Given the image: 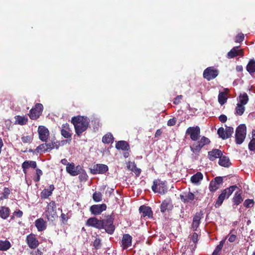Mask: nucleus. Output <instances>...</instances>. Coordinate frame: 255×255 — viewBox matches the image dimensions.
<instances>
[{"mask_svg": "<svg viewBox=\"0 0 255 255\" xmlns=\"http://www.w3.org/2000/svg\"><path fill=\"white\" fill-rule=\"evenodd\" d=\"M72 123L74 126L76 134L80 136L87 129L89 120L87 117H73L72 119Z\"/></svg>", "mask_w": 255, "mask_h": 255, "instance_id": "1", "label": "nucleus"}, {"mask_svg": "<svg viewBox=\"0 0 255 255\" xmlns=\"http://www.w3.org/2000/svg\"><path fill=\"white\" fill-rule=\"evenodd\" d=\"M247 128L245 124L239 125L236 128L235 132V141L238 144H242L246 136Z\"/></svg>", "mask_w": 255, "mask_h": 255, "instance_id": "2", "label": "nucleus"}, {"mask_svg": "<svg viewBox=\"0 0 255 255\" xmlns=\"http://www.w3.org/2000/svg\"><path fill=\"white\" fill-rule=\"evenodd\" d=\"M237 188V187L234 185L224 189L219 196L215 205V207L216 208L220 207L224 200L226 198H228Z\"/></svg>", "mask_w": 255, "mask_h": 255, "instance_id": "3", "label": "nucleus"}, {"mask_svg": "<svg viewBox=\"0 0 255 255\" xmlns=\"http://www.w3.org/2000/svg\"><path fill=\"white\" fill-rule=\"evenodd\" d=\"M45 215L49 221H53L58 218L56 211V205L54 201L50 202L47 206Z\"/></svg>", "mask_w": 255, "mask_h": 255, "instance_id": "4", "label": "nucleus"}, {"mask_svg": "<svg viewBox=\"0 0 255 255\" xmlns=\"http://www.w3.org/2000/svg\"><path fill=\"white\" fill-rule=\"evenodd\" d=\"M210 142V140L208 138L205 136H202L199 141L194 143L192 146H190L191 150L195 154L198 155L200 152L201 148L204 145L209 144Z\"/></svg>", "mask_w": 255, "mask_h": 255, "instance_id": "5", "label": "nucleus"}, {"mask_svg": "<svg viewBox=\"0 0 255 255\" xmlns=\"http://www.w3.org/2000/svg\"><path fill=\"white\" fill-rule=\"evenodd\" d=\"M186 133L190 135L192 140L197 141L200 134V128L198 126L190 127L187 129Z\"/></svg>", "mask_w": 255, "mask_h": 255, "instance_id": "6", "label": "nucleus"}, {"mask_svg": "<svg viewBox=\"0 0 255 255\" xmlns=\"http://www.w3.org/2000/svg\"><path fill=\"white\" fill-rule=\"evenodd\" d=\"M234 132V128L231 127H226L224 129L223 128H220L218 130L219 136L223 139H227L230 137Z\"/></svg>", "mask_w": 255, "mask_h": 255, "instance_id": "7", "label": "nucleus"}, {"mask_svg": "<svg viewBox=\"0 0 255 255\" xmlns=\"http://www.w3.org/2000/svg\"><path fill=\"white\" fill-rule=\"evenodd\" d=\"M218 70L213 67L206 68L203 73V77L207 80L210 81L215 78L218 75Z\"/></svg>", "mask_w": 255, "mask_h": 255, "instance_id": "8", "label": "nucleus"}, {"mask_svg": "<svg viewBox=\"0 0 255 255\" xmlns=\"http://www.w3.org/2000/svg\"><path fill=\"white\" fill-rule=\"evenodd\" d=\"M43 108V105L41 104H36L35 107L30 111L29 118L31 120L37 119L42 113Z\"/></svg>", "mask_w": 255, "mask_h": 255, "instance_id": "9", "label": "nucleus"}, {"mask_svg": "<svg viewBox=\"0 0 255 255\" xmlns=\"http://www.w3.org/2000/svg\"><path fill=\"white\" fill-rule=\"evenodd\" d=\"M152 189L154 192H157L160 194H164L167 191L165 183L163 181H159V182L154 181Z\"/></svg>", "mask_w": 255, "mask_h": 255, "instance_id": "10", "label": "nucleus"}, {"mask_svg": "<svg viewBox=\"0 0 255 255\" xmlns=\"http://www.w3.org/2000/svg\"><path fill=\"white\" fill-rule=\"evenodd\" d=\"M103 226L102 229H104L107 233L112 234L115 231V226L113 225V219L109 217L106 220H102Z\"/></svg>", "mask_w": 255, "mask_h": 255, "instance_id": "11", "label": "nucleus"}, {"mask_svg": "<svg viewBox=\"0 0 255 255\" xmlns=\"http://www.w3.org/2000/svg\"><path fill=\"white\" fill-rule=\"evenodd\" d=\"M103 226L102 229H104L107 233L112 234L115 231V226L113 225V219L109 217L106 220H102Z\"/></svg>", "mask_w": 255, "mask_h": 255, "instance_id": "12", "label": "nucleus"}, {"mask_svg": "<svg viewBox=\"0 0 255 255\" xmlns=\"http://www.w3.org/2000/svg\"><path fill=\"white\" fill-rule=\"evenodd\" d=\"M82 168L80 166H75L74 163H68L66 170V171L71 175L75 176L81 173V171L82 170Z\"/></svg>", "mask_w": 255, "mask_h": 255, "instance_id": "13", "label": "nucleus"}, {"mask_svg": "<svg viewBox=\"0 0 255 255\" xmlns=\"http://www.w3.org/2000/svg\"><path fill=\"white\" fill-rule=\"evenodd\" d=\"M26 242L31 249H36L39 245V242L35 237V235L33 234H30L27 236L26 239Z\"/></svg>", "mask_w": 255, "mask_h": 255, "instance_id": "14", "label": "nucleus"}, {"mask_svg": "<svg viewBox=\"0 0 255 255\" xmlns=\"http://www.w3.org/2000/svg\"><path fill=\"white\" fill-rule=\"evenodd\" d=\"M103 220H98L95 217L90 218L86 222V225L99 229H101L103 226Z\"/></svg>", "mask_w": 255, "mask_h": 255, "instance_id": "15", "label": "nucleus"}, {"mask_svg": "<svg viewBox=\"0 0 255 255\" xmlns=\"http://www.w3.org/2000/svg\"><path fill=\"white\" fill-rule=\"evenodd\" d=\"M38 132L39 139L43 142H46L49 135L48 129L44 126H40L38 127Z\"/></svg>", "mask_w": 255, "mask_h": 255, "instance_id": "16", "label": "nucleus"}, {"mask_svg": "<svg viewBox=\"0 0 255 255\" xmlns=\"http://www.w3.org/2000/svg\"><path fill=\"white\" fill-rule=\"evenodd\" d=\"M106 208L107 206L105 204L94 205L90 207V211L92 214L98 215L105 211Z\"/></svg>", "mask_w": 255, "mask_h": 255, "instance_id": "17", "label": "nucleus"}, {"mask_svg": "<svg viewBox=\"0 0 255 255\" xmlns=\"http://www.w3.org/2000/svg\"><path fill=\"white\" fill-rule=\"evenodd\" d=\"M173 208L172 201L170 198H167L163 200L160 205V211L165 213L171 210Z\"/></svg>", "mask_w": 255, "mask_h": 255, "instance_id": "18", "label": "nucleus"}, {"mask_svg": "<svg viewBox=\"0 0 255 255\" xmlns=\"http://www.w3.org/2000/svg\"><path fill=\"white\" fill-rule=\"evenodd\" d=\"M108 170V167L105 164H97L91 169V173L94 174H103Z\"/></svg>", "mask_w": 255, "mask_h": 255, "instance_id": "19", "label": "nucleus"}, {"mask_svg": "<svg viewBox=\"0 0 255 255\" xmlns=\"http://www.w3.org/2000/svg\"><path fill=\"white\" fill-rule=\"evenodd\" d=\"M223 182L222 177H216L214 180H212L210 183L209 189L211 191H215L219 188V186Z\"/></svg>", "mask_w": 255, "mask_h": 255, "instance_id": "20", "label": "nucleus"}, {"mask_svg": "<svg viewBox=\"0 0 255 255\" xmlns=\"http://www.w3.org/2000/svg\"><path fill=\"white\" fill-rule=\"evenodd\" d=\"M139 211L142 214V217L147 218L152 217V211L151 208L148 206H141L139 208Z\"/></svg>", "mask_w": 255, "mask_h": 255, "instance_id": "21", "label": "nucleus"}, {"mask_svg": "<svg viewBox=\"0 0 255 255\" xmlns=\"http://www.w3.org/2000/svg\"><path fill=\"white\" fill-rule=\"evenodd\" d=\"M132 237L129 234H124L122 240L123 249H127L131 245Z\"/></svg>", "mask_w": 255, "mask_h": 255, "instance_id": "22", "label": "nucleus"}, {"mask_svg": "<svg viewBox=\"0 0 255 255\" xmlns=\"http://www.w3.org/2000/svg\"><path fill=\"white\" fill-rule=\"evenodd\" d=\"M222 154L221 150L218 149H215L208 152V158L210 160L214 161L216 158H220Z\"/></svg>", "mask_w": 255, "mask_h": 255, "instance_id": "23", "label": "nucleus"}, {"mask_svg": "<svg viewBox=\"0 0 255 255\" xmlns=\"http://www.w3.org/2000/svg\"><path fill=\"white\" fill-rule=\"evenodd\" d=\"M242 55L243 52L241 49H239L238 46L234 47L228 53V57L229 58H232L237 56Z\"/></svg>", "mask_w": 255, "mask_h": 255, "instance_id": "24", "label": "nucleus"}, {"mask_svg": "<svg viewBox=\"0 0 255 255\" xmlns=\"http://www.w3.org/2000/svg\"><path fill=\"white\" fill-rule=\"evenodd\" d=\"M37 166L36 162L32 160H26L22 164V168L24 173H26L27 169L29 167L36 168Z\"/></svg>", "mask_w": 255, "mask_h": 255, "instance_id": "25", "label": "nucleus"}, {"mask_svg": "<svg viewBox=\"0 0 255 255\" xmlns=\"http://www.w3.org/2000/svg\"><path fill=\"white\" fill-rule=\"evenodd\" d=\"M35 225L39 232L43 231L46 228V222L42 218L37 219L35 222Z\"/></svg>", "mask_w": 255, "mask_h": 255, "instance_id": "26", "label": "nucleus"}, {"mask_svg": "<svg viewBox=\"0 0 255 255\" xmlns=\"http://www.w3.org/2000/svg\"><path fill=\"white\" fill-rule=\"evenodd\" d=\"M180 197L182 201L184 203L191 202L195 198L194 195L191 192H188V193H184L183 195H180Z\"/></svg>", "mask_w": 255, "mask_h": 255, "instance_id": "27", "label": "nucleus"}, {"mask_svg": "<svg viewBox=\"0 0 255 255\" xmlns=\"http://www.w3.org/2000/svg\"><path fill=\"white\" fill-rule=\"evenodd\" d=\"M238 103L245 106L249 101V97L247 93H241L237 98Z\"/></svg>", "mask_w": 255, "mask_h": 255, "instance_id": "28", "label": "nucleus"}, {"mask_svg": "<svg viewBox=\"0 0 255 255\" xmlns=\"http://www.w3.org/2000/svg\"><path fill=\"white\" fill-rule=\"evenodd\" d=\"M116 147L118 149H121L124 151H128L129 149L128 143L124 140L119 141L116 144Z\"/></svg>", "mask_w": 255, "mask_h": 255, "instance_id": "29", "label": "nucleus"}, {"mask_svg": "<svg viewBox=\"0 0 255 255\" xmlns=\"http://www.w3.org/2000/svg\"><path fill=\"white\" fill-rule=\"evenodd\" d=\"M225 90L227 92H220L218 95V102L221 105L226 103L228 99L227 94L229 90L227 89H226Z\"/></svg>", "mask_w": 255, "mask_h": 255, "instance_id": "30", "label": "nucleus"}, {"mask_svg": "<svg viewBox=\"0 0 255 255\" xmlns=\"http://www.w3.org/2000/svg\"><path fill=\"white\" fill-rule=\"evenodd\" d=\"M61 134L65 138H70L71 134L70 133V129L69 128V125L66 124L62 125V128L61 130Z\"/></svg>", "mask_w": 255, "mask_h": 255, "instance_id": "31", "label": "nucleus"}, {"mask_svg": "<svg viewBox=\"0 0 255 255\" xmlns=\"http://www.w3.org/2000/svg\"><path fill=\"white\" fill-rule=\"evenodd\" d=\"M55 189L54 186L53 185H50L48 188L47 189H44L42 192H41V197L43 198H47L49 196H50L52 193V191Z\"/></svg>", "mask_w": 255, "mask_h": 255, "instance_id": "32", "label": "nucleus"}, {"mask_svg": "<svg viewBox=\"0 0 255 255\" xmlns=\"http://www.w3.org/2000/svg\"><path fill=\"white\" fill-rule=\"evenodd\" d=\"M203 174L201 172H198L191 176L190 180L192 183L198 184L203 179Z\"/></svg>", "mask_w": 255, "mask_h": 255, "instance_id": "33", "label": "nucleus"}, {"mask_svg": "<svg viewBox=\"0 0 255 255\" xmlns=\"http://www.w3.org/2000/svg\"><path fill=\"white\" fill-rule=\"evenodd\" d=\"M219 164L224 167H229L231 164L229 158L226 156L221 155L219 158Z\"/></svg>", "mask_w": 255, "mask_h": 255, "instance_id": "34", "label": "nucleus"}, {"mask_svg": "<svg viewBox=\"0 0 255 255\" xmlns=\"http://www.w3.org/2000/svg\"><path fill=\"white\" fill-rule=\"evenodd\" d=\"M11 247L10 243L7 240H0V251H6Z\"/></svg>", "mask_w": 255, "mask_h": 255, "instance_id": "35", "label": "nucleus"}, {"mask_svg": "<svg viewBox=\"0 0 255 255\" xmlns=\"http://www.w3.org/2000/svg\"><path fill=\"white\" fill-rule=\"evenodd\" d=\"M201 215L200 214H196L193 218L192 223V228L194 230H196L198 227L201 220Z\"/></svg>", "mask_w": 255, "mask_h": 255, "instance_id": "36", "label": "nucleus"}, {"mask_svg": "<svg viewBox=\"0 0 255 255\" xmlns=\"http://www.w3.org/2000/svg\"><path fill=\"white\" fill-rule=\"evenodd\" d=\"M9 214V209L5 206H2L0 208V216L3 219H6Z\"/></svg>", "mask_w": 255, "mask_h": 255, "instance_id": "37", "label": "nucleus"}, {"mask_svg": "<svg viewBox=\"0 0 255 255\" xmlns=\"http://www.w3.org/2000/svg\"><path fill=\"white\" fill-rule=\"evenodd\" d=\"M247 70L250 74L255 72V60H251L247 66Z\"/></svg>", "mask_w": 255, "mask_h": 255, "instance_id": "38", "label": "nucleus"}, {"mask_svg": "<svg viewBox=\"0 0 255 255\" xmlns=\"http://www.w3.org/2000/svg\"><path fill=\"white\" fill-rule=\"evenodd\" d=\"M245 110V107L244 105L237 103L235 109V114L239 116H242L244 114Z\"/></svg>", "mask_w": 255, "mask_h": 255, "instance_id": "39", "label": "nucleus"}, {"mask_svg": "<svg viewBox=\"0 0 255 255\" xmlns=\"http://www.w3.org/2000/svg\"><path fill=\"white\" fill-rule=\"evenodd\" d=\"M16 120V123L20 125H25L28 121L27 118L26 117H21L20 116H17L15 117Z\"/></svg>", "mask_w": 255, "mask_h": 255, "instance_id": "40", "label": "nucleus"}, {"mask_svg": "<svg viewBox=\"0 0 255 255\" xmlns=\"http://www.w3.org/2000/svg\"><path fill=\"white\" fill-rule=\"evenodd\" d=\"M114 137L111 133L105 134L102 138V141L104 143H110L113 142Z\"/></svg>", "mask_w": 255, "mask_h": 255, "instance_id": "41", "label": "nucleus"}, {"mask_svg": "<svg viewBox=\"0 0 255 255\" xmlns=\"http://www.w3.org/2000/svg\"><path fill=\"white\" fill-rule=\"evenodd\" d=\"M243 201V199L240 193H236L233 198V202L236 205H238Z\"/></svg>", "mask_w": 255, "mask_h": 255, "instance_id": "42", "label": "nucleus"}, {"mask_svg": "<svg viewBox=\"0 0 255 255\" xmlns=\"http://www.w3.org/2000/svg\"><path fill=\"white\" fill-rule=\"evenodd\" d=\"M46 146V143L41 144L36 148V150L38 153L47 152Z\"/></svg>", "mask_w": 255, "mask_h": 255, "instance_id": "43", "label": "nucleus"}, {"mask_svg": "<svg viewBox=\"0 0 255 255\" xmlns=\"http://www.w3.org/2000/svg\"><path fill=\"white\" fill-rule=\"evenodd\" d=\"M102 194L99 192H95L93 195V199L96 202L101 201L102 199Z\"/></svg>", "mask_w": 255, "mask_h": 255, "instance_id": "44", "label": "nucleus"}, {"mask_svg": "<svg viewBox=\"0 0 255 255\" xmlns=\"http://www.w3.org/2000/svg\"><path fill=\"white\" fill-rule=\"evenodd\" d=\"M244 205L245 207L250 208L253 206L254 201L252 199L246 200L244 203Z\"/></svg>", "mask_w": 255, "mask_h": 255, "instance_id": "45", "label": "nucleus"}, {"mask_svg": "<svg viewBox=\"0 0 255 255\" xmlns=\"http://www.w3.org/2000/svg\"><path fill=\"white\" fill-rule=\"evenodd\" d=\"M46 145H47L46 147L47 148V152L50 151V150L54 148L55 147H56V149L58 148V146L57 145H55V143H46Z\"/></svg>", "mask_w": 255, "mask_h": 255, "instance_id": "46", "label": "nucleus"}, {"mask_svg": "<svg viewBox=\"0 0 255 255\" xmlns=\"http://www.w3.org/2000/svg\"><path fill=\"white\" fill-rule=\"evenodd\" d=\"M249 148L250 150H255V138H253L249 144Z\"/></svg>", "mask_w": 255, "mask_h": 255, "instance_id": "47", "label": "nucleus"}, {"mask_svg": "<svg viewBox=\"0 0 255 255\" xmlns=\"http://www.w3.org/2000/svg\"><path fill=\"white\" fill-rule=\"evenodd\" d=\"M244 35L242 33L238 34L235 39V41L236 42H240L244 40Z\"/></svg>", "mask_w": 255, "mask_h": 255, "instance_id": "48", "label": "nucleus"}, {"mask_svg": "<svg viewBox=\"0 0 255 255\" xmlns=\"http://www.w3.org/2000/svg\"><path fill=\"white\" fill-rule=\"evenodd\" d=\"M225 242V240L221 241L220 242L219 244L217 246V247L216 248L215 250L220 252L221 251V250L223 247Z\"/></svg>", "mask_w": 255, "mask_h": 255, "instance_id": "49", "label": "nucleus"}, {"mask_svg": "<svg viewBox=\"0 0 255 255\" xmlns=\"http://www.w3.org/2000/svg\"><path fill=\"white\" fill-rule=\"evenodd\" d=\"M94 246L96 249H98L101 247V240L99 239H96L94 242Z\"/></svg>", "mask_w": 255, "mask_h": 255, "instance_id": "50", "label": "nucleus"}, {"mask_svg": "<svg viewBox=\"0 0 255 255\" xmlns=\"http://www.w3.org/2000/svg\"><path fill=\"white\" fill-rule=\"evenodd\" d=\"M183 96L182 95L177 96L174 100L173 103L175 105H178L180 103L181 100L182 99Z\"/></svg>", "mask_w": 255, "mask_h": 255, "instance_id": "51", "label": "nucleus"}, {"mask_svg": "<svg viewBox=\"0 0 255 255\" xmlns=\"http://www.w3.org/2000/svg\"><path fill=\"white\" fill-rule=\"evenodd\" d=\"M31 138L30 136H24L21 137V140L24 143H28L31 141Z\"/></svg>", "mask_w": 255, "mask_h": 255, "instance_id": "52", "label": "nucleus"}, {"mask_svg": "<svg viewBox=\"0 0 255 255\" xmlns=\"http://www.w3.org/2000/svg\"><path fill=\"white\" fill-rule=\"evenodd\" d=\"M176 122V120L175 118L170 119L168 121L167 124L168 126H173L175 125Z\"/></svg>", "mask_w": 255, "mask_h": 255, "instance_id": "53", "label": "nucleus"}, {"mask_svg": "<svg viewBox=\"0 0 255 255\" xmlns=\"http://www.w3.org/2000/svg\"><path fill=\"white\" fill-rule=\"evenodd\" d=\"M237 239V236L235 235H229V241L230 243H233Z\"/></svg>", "mask_w": 255, "mask_h": 255, "instance_id": "54", "label": "nucleus"}, {"mask_svg": "<svg viewBox=\"0 0 255 255\" xmlns=\"http://www.w3.org/2000/svg\"><path fill=\"white\" fill-rule=\"evenodd\" d=\"M219 119L220 121L222 123H225L227 120V117L225 115H221L219 117Z\"/></svg>", "mask_w": 255, "mask_h": 255, "instance_id": "55", "label": "nucleus"}, {"mask_svg": "<svg viewBox=\"0 0 255 255\" xmlns=\"http://www.w3.org/2000/svg\"><path fill=\"white\" fill-rule=\"evenodd\" d=\"M13 214L15 216L18 218L21 217L23 215L22 212L20 210L16 211L14 212Z\"/></svg>", "mask_w": 255, "mask_h": 255, "instance_id": "56", "label": "nucleus"}, {"mask_svg": "<svg viewBox=\"0 0 255 255\" xmlns=\"http://www.w3.org/2000/svg\"><path fill=\"white\" fill-rule=\"evenodd\" d=\"M192 241L194 243H196L197 242L198 235L196 233H194L192 235Z\"/></svg>", "mask_w": 255, "mask_h": 255, "instance_id": "57", "label": "nucleus"}, {"mask_svg": "<svg viewBox=\"0 0 255 255\" xmlns=\"http://www.w3.org/2000/svg\"><path fill=\"white\" fill-rule=\"evenodd\" d=\"M36 175H38V176L40 177L42 175L43 172L41 170H40V169L37 168V169H36Z\"/></svg>", "mask_w": 255, "mask_h": 255, "instance_id": "58", "label": "nucleus"}, {"mask_svg": "<svg viewBox=\"0 0 255 255\" xmlns=\"http://www.w3.org/2000/svg\"><path fill=\"white\" fill-rule=\"evenodd\" d=\"M162 132L160 129H157L155 132V136L157 137L161 135Z\"/></svg>", "mask_w": 255, "mask_h": 255, "instance_id": "59", "label": "nucleus"}, {"mask_svg": "<svg viewBox=\"0 0 255 255\" xmlns=\"http://www.w3.org/2000/svg\"><path fill=\"white\" fill-rule=\"evenodd\" d=\"M61 217V218L63 221H67V217L65 214H62Z\"/></svg>", "mask_w": 255, "mask_h": 255, "instance_id": "60", "label": "nucleus"}, {"mask_svg": "<svg viewBox=\"0 0 255 255\" xmlns=\"http://www.w3.org/2000/svg\"><path fill=\"white\" fill-rule=\"evenodd\" d=\"M3 145V141L1 138L0 137V154L1 153V148Z\"/></svg>", "mask_w": 255, "mask_h": 255, "instance_id": "61", "label": "nucleus"}, {"mask_svg": "<svg viewBox=\"0 0 255 255\" xmlns=\"http://www.w3.org/2000/svg\"><path fill=\"white\" fill-rule=\"evenodd\" d=\"M61 162L62 164H64V165H67V164L68 163L67 162V159H62L61 160Z\"/></svg>", "mask_w": 255, "mask_h": 255, "instance_id": "62", "label": "nucleus"}, {"mask_svg": "<svg viewBox=\"0 0 255 255\" xmlns=\"http://www.w3.org/2000/svg\"><path fill=\"white\" fill-rule=\"evenodd\" d=\"M40 177L38 176V175H36L35 177H34V180L35 182H38L40 180Z\"/></svg>", "mask_w": 255, "mask_h": 255, "instance_id": "63", "label": "nucleus"}, {"mask_svg": "<svg viewBox=\"0 0 255 255\" xmlns=\"http://www.w3.org/2000/svg\"><path fill=\"white\" fill-rule=\"evenodd\" d=\"M236 70L239 72L243 70V67L242 66H238L236 67Z\"/></svg>", "mask_w": 255, "mask_h": 255, "instance_id": "64", "label": "nucleus"}]
</instances>
